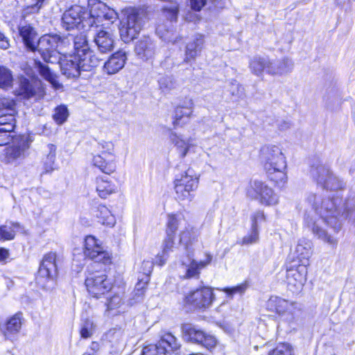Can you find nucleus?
<instances>
[{"mask_svg": "<svg viewBox=\"0 0 355 355\" xmlns=\"http://www.w3.org/2000/svg\"><path fill=\"white\" fill-rule=\"evenodd\" d=\"M267 309L285 320L291 322L294 318L296 303L277 296H272L267 302Z\"/></svg>", "mask_w": 355, "mask_h": 355, "instance_id": "2eb2a0df", "label": "nucleus"}, {"mask_svg": "<svg viewBox=\"0 0 355 355\" xmlns=\"http://www.w3.org/2000/svg\"><path fill=\"white\" fill-rule=\"evenodd\" d=\"M135 51L141 59L148 60L155 54V44L149 37H144L137 42Z\"/></svg>", "mask_w": 355, "mask_h": 355, "instance_id": "bb28decb", "label": "nucleus"}, {"mask_svg": "<svg viewBox=\"0 0 355 355\" xmlns=\"http://www.w3.org/2000/svg\"><path fill=\"white\" fill-rule=\"evenodd\" d=\"M260 157L268 178L278 186H283L287 181L286 157L282 148L276 145L261 148Z\"/></svg>", "mask_w": 355, "mask_h": 355, "instance_id": "f03ea898", "label": "nucleus"}, {"mask_svg": "<svg viewBox=\"0 0 355 355\" xmlns=\"http://www.w3.org/2000/svg\"><path fill=\"white\" fill-rule=\"evenodd\" d=\"M87 16L88 12L85 11L83 7L72 6L63 14L62 26L66 30L73 29L75 27L80 28V26L85 28L88 27V25L84 21L85 19H87Z\"/></svg>", "mask_w": 355, "mask_h": 355, "instance_id": "dca6fc26", "label": "nucleus"}, {"mask_svg": "<svg viewBox=\"0 0 355 355\" xmlns=\"http://www.w3.org/2000/svg\"><path fill=\"white\" fill-rule=\"evenodd\" d=\"M58 275L57 255L55 252H50L46 254L41 261L37 276V284L45 289H50L47 284L49 282H53Z\"/></svg>", "mask_w": 355, "mask_h": 355, "instance_id": "0eeeda50", "label": "nucleus"}, {"mask_svg": "<svg viewBox=\"0 0 355 355\" xmlns=\"http://www.w3.org/2000/svg\"><path fill=\"white\" fill-rule=\"evenodd\" d=\"M248 194L266 206L275 205L279 201V198L274 191L266 183L257 180L251 182Z\"/></svg>", "mask_w": 355, "mask_h": 355, "instance_id": "9b49d317", "label": "nucleus"}, {"mask_svg": "<svg viewBox=\"0 0 355 355\" xmlns=\"http://www.w3.org/2000/svg\"><path fill=\"white\" fill-rule=\"evenodd\" d=\"M35 71H37L41 76L49 81L55 88H59L60 85L56 80L55 75L50 70L49 67L42 64L40 61L34 60L27 64L24 68V72L30 77H34Z\"/></svg>", "mask_w": 355, "mask_h": 355, "instance_id": "aec40b11", "label": "nucleus"}, {"mask_svg": "<svg viewBox=\"0 0 355 355\" xmlns=\"http://www.w3.org/2000/svg\"><path fill=\"white\" fill-rule=\"evenodd\" d=\"M74 55H78L79 53H85L90 51L88 42L85 35L81 33L73 37Z\"/></svg>", "mask_w": 355, "mask_h": 355, "instance_id": "49530a36", "label": "nucleus"}, {"mask_svg": "<svg viewBox=\"0 0 355 355\" xmlns=\"http://www.w3.org/2000/svg\"><path fill=\"white\" fill-rule=\"evenodd\" d=\"M268 355H293V350L288 343L279 344Z\"/></svg>", "mask_w": 355, "mask_h": 355, "instance_id": "5fc2aeb1", "label": "nucleus"}, {"mask_svg": "<svg viewBox=\"0 0 355 355\" xmlns=\"http://www.w3.org/2000/svg\"><path fill=\"white\" fill-rule=\"evenodd\" d=\"M145 19L146 12L142 9L129 8L123 10L119 25L121 40L128 43L136 38L144 25Z\"/></svg>", "mask_w": 355, "mask_h": 355, "instance_id": "7ed1b4c3", "label": "nucleus"}, {"mask_svg": "<svg viewBox=\"0 0 355 355\" xmlns=\"http://www.w3.org/2000/svg\"><path fill=\"white\" fill-rule=\"evenodd\" d=\"M13 80L12 71L8 68L0 65V88L9 89L12 87Z\"/></svg>", "mask_w": 355, "mask_h": 355, "instance_id": "a18cd8bd", "label": "nucleus"}, {"mask_svg": "<svg viewBox=\"0 0 355 355\" xmlns=\"http://www.w3.org/2000/svg\"><path fill=\"white\" fill-rule=\"evenodd\" d=\"M0 47L3 49H7L9 47V42L3 33L0 32Z\"/></svg>", "mask_w": 355, "mask_h": 355, "instance_id": "774afa93", "label": "nucleus"}, {"mask_svg": "<svg viewBox=\"0 0 355 355\" xmlns=\"http://www.w3.org/2000/svg\"><path fill=\"white\" fill-rule=\"evenodd\" d=\"M18 29L26 47L31 51H35L36 43L38 40L35 30L29 24H21Z\"/></svg>", "mask_w": 355, "mask_h": 355, "instance_id": "7c9ffc66", "label": "nucleus"}, {"mask_svg": "<svg viewBox=\"0 0 355 355\" xmlns=\"http://www.w3.org/2000/svg\"><path fill=\"white\" fill-rule=\"evenodd\" d=\"M21 324L22 313H17L5 322L0 324V331L6 339L12 340L20 331Z\"/></svg>", "mask_w": 355, "mask_h": 355, "instance_id": "b1692460", "label": "nucleus"}, {"mask_svg": "<svg viewBox=\"0 0 355 355\" xmlns=\"http://www.w3.org/2000/svg\"><path fill=\"white\" fill-rule=\"evenodd\" d=\"M92 32L94 42L95 43L98 51L101 53H107L113 50L115 44V40L113 33L109 30L108 27L89 28Z\"/></svg>", "mask_w": 355, "mask_h": 355, "instance_id": "f3484780", "label": "nucleus"}, {"mask_svg": "<svg viewBox=\"0 0 355 355\" xmlns=\"http://www.w3.org/2000/svg\"><path fill=\"white\" fill-rule=\"evenodd\" d=\"M198 187V178L193 174V171L188 169L180 178L175 180L176 198L179 200L191 201L193 193Z\"/></svg>", "mask_w": 355, "mask_h": 355, "instance_id": "1a4fd4ad", "label": "nucleus"}, {"mask_svg": "<svg viewBox=\"0 0 355 355\" xmlns=\"http://www.w3.org/2000/svg\"><path fill=\"white\" fill-rule=\"evenodd\" d=\"M76 56L81 71H90L96 67L100 62V60L91 50L85 53H79V55Z\"/></svg>", "mask_w": 355, "mask_h": 355, "instance_id": "4c0bfd02", "label": "nucleus"}, {"mask_svg": "<svg viewBox=\"0 0 355 355\" xmlns=\"http://www.w3.org/2000/svg\"><path fill=\"white\" fill-rule=\"evenodd\" d=\"M203 44V36L196 35L186 45L184 62L189 63L194 60L200 55Z\"/></svg>", "mask_w": 355, "mask_h": 355, "instance_id": "a878e982", "label": "nucleus"}, {"mask_svg": "<svg viewBox=\"0 0 355 355\" xmlns=\"http://www.w3.org/2000/svg\"><path fill=\"white\" fill-rule=\"evenodd\" d=\"M20 225L17 223L10 222L5 225H0V240H12L16 232L19 231Z\"/></svg>", "mask_w": 355, "mask_h": 355, "instance_id": "37998d69", "label": "nucleus"}, {"mask_svg": "<svg viewBox=\"0 0 355 355\" xmlns=\"http://www.w3.org/2000/svg\"><path fill=\"white\" fill-rule=\"evenodd\" d=\"M96 191L101 198H107L110 195L117 191V186L112 181V178L103 175L96 178Z\"/></svg>", "mask_w": 355, "mask_h": 355, "instance_id": "c85d7f7f", "label": "nucleus"}, {"mask_svg": "<svg viewBox=\"0 0 355 355\" xmlns=\"http://www.w3.org/2000/svg\"><path fill=\"white\" fill-rule=\"evenodd\" d=\"M92 164L105 174H111L116 171V157L96 155L93 156Z\"/></svg>", "mask_w": 355, "mask_h": 355, "instance_id": "f704fd0d", "label": "nucleus"}, {"mask_svg": "<svg viewBox=\"0 0 355 355\" xmlns=\"http://www.w3.org/2000/svg\"><path fill=\"white\" fill-rule=\"evenodd\" d=\"M293 67L292 60L288 58H283L277 61L270 60L269 74L272 76H281L290 72Z\"/></svg>", "mask_w": 355, "mask_h": 355, "instance_id": "c9c22d12", "label": "nucleus"}, {"mask_svg": "<svg viewBox=\"0 0 355 355\" xmlns=\"http://www.w3.org/2000/svg\"><path fill=\"white\" fill-rule=\"evenodd\" d=\"M259 241V230L251 227L248 234L245 236L239 243L241 245H250L257 243Z\"/></svg>", "mask_w": 355, "mask_h": 355, "instance_id": "8fccbe9b", "label": "nucleus"}, {"mask_svg": "<svg viewBox=\"0 0 355 355\" xmlns=\"http://www.w3.org/2000/svg\"><path fill=\"white\" fill-rule=\"evenodd\" d=\"M310 173L318 184L326 189L338 190L343 188V182L323 164L318 163L312 166Z\"/></svg>", "mask_w": 355, "mask_h": 355, "instance_id": "9d476101", "label": "nucleus"}, {"mask_svg": "<svg viewBox=\"0 0 355 355\" xmlns=\"http://www.w3.org/2000/svg\"><path fill=\"white\" fill-rule=\"evenodd\" d=\"M101 147V153L98 155H105L107 157H116L114 153V146L110 141H103L99 144Z\"/></svg>", "mask_w": 355, "mask_h": 355, "instance_id": "4d7b16f0", "label": "nucleus"}, {"mask_svg": "<svg viewBox=\"0 0 355 355\" xmlns=\"http://www.w3.org/2000/svg\"><path fill=\"white\" fill-rule=\"evenodd\" d=\"M175 236H168L166 234L162 244V250L158 253L155 258L156 263L159 266H163L168 257V254L173 251L175 248Z\"/></svg>", "mask_w": 355, "mask_h": 355, "instance_id": "58836bf2", "label": "nucleus"}, {"mask_svg": "<svg viewBox=\"0 0 355 355\" xmlns=\"http://www.w3.org/2000/svg\"><path fill=\"white\" fill-rule=\"evenodd\" d=\"M122 304V297L119 295H114L108 300L107 306L109 309H114L120 307Z\"/></svg>", "mask_w": 355, "mask_h": 355, "instance_id": "052dcab7", "label": "nucleus"}, {"mask_svg": "<svg viewBox=\"0 0 355 355\" xmlns=\"http://www.w3.org/2000/svg\"><path fill=\"white\" fill-rule=\"evenodd\" d=\"M156 33L161 38L166 42H172L174 44L178 42V38L176 37L175 39H173L171 35V32H169L168 30L165 31L162 25L157 26L156 28Z\"/></svg>", "mask_w": 355, "mask_h": 355, "instance_id": "13d9d810", "label": "nucleus"}, {"mask_svg": "<svg viewBox=\"0 0 355 355\" xmlns=\"http://www.w3.org/2000/svg\"><path fill=\"white\" fill-rule=\"evenodd\" d=\"M194 103L187 99L175 108L173 124L174 127L182 125L189 121L193 115Z\"/></svg>", "mask_w": 355, "mask_h": 355, "instance_id": "5701e85b", "label": "nucleus"}, {"mask_svg": "<svg viewBox=\"0 0 355 355\" xmlns=\"http://www.w3.org/2000/svg\"><path fill=\"white\" fill-rule=\"evenodd\" d=\"M198 187V178L193 174V171L188 169L180 178L175 180L176 198L179 200L191 201L193 193Z\"/></svg>", "mask_w": 355, "mask_h": 355, "instance_id": "6e6552de", "label": "nucleus"}, {"mask_svg": "<svg viewBox=\"0 0 355 355\" xmlns=\"http://www.w3.org/2000/svg\"><path fill=\"white\" fill-rule=\"evenodd\" d=\"M158 82L159 88L164 92H168L175 87V82L171 76H162Z\"/></svg>", "mask_w": 355, "mask_h": 355, "instance_id": "603ef678", "label": "nucleus"}, {"mask_svg": "<svg viewBox=\"0 0 355 355\" xmlns=\"http://www.w3.org/2000/svg\"><path fill=\"white\" fill-rule=\"evenodd\" d=\"M16 113V103L12 98H0V123H5V121L15 122Z\"/></svg>", "mask_w": 355, "mask_h": 355, "instance_id": "cd10ccee", "label": "nucleus"}, {"mask_svg": "<svg viewBox=\"0 0 355 355\" xmlns=\"http://www.w3.org/2000/svg\"><path fill=\"white\" fill-rule=\"evenodd\" d=\"M153 266L154 263L150 259L144 260L142 262L141 272L145 277L137 284V290L143 289L147 285L149 281V276L153 271Z\"/></svg>", "mask_w": 355, "mask_h": 355, "instance_id": "c03bdc74", "label": "nucleus"}, {"mask_svg": "<svg viewBox=\"0 0 355 355\" xmlns=\"http://www.w3.org/2000/svg\"><path fill=\"white\" fill-rule=\"evenodd\" d=\"M199 231L190 224H187L179 234V242L189 252L190 247L198 241Z\"/></svg>", "mask_w": 355, "mask_h": 355, "instance_id": "2f4dec72", "label": "nucleus"}, {"mask_svg": "<svg viewBox=\"0 0 355 355\" xmlns=\"http://www.w3.org/2000/svg\"><path fill=\"white\" fill-rule=\"evenodd\" d=\"M159 350L156 345H150L144 347L141 355H159Z\"/></svg>", "mask_w": 355, "mask_h": 355, "instance_id": "680f3d73", "label": "nucleus"}, {"mask_svg": "<svg viewBox=\"0 0 355 355\" xmlns=\"http://www.w3.org/2000/svg\"><path fill=\"white\" fill-rule=\"evenodd\" d=\"M248 285L246 282L242 283L232 288H224L222 291L227 294V296L232 297L235 294L242 295L246 291Z\"/></svg>", "mask_w": 355, "mask_h": 355, "instance_id": "6e6d98bb", "label": "nucleus"}, {"mask_svg": "<svg viewBox=\"0 0 355 355\" xmlns=\"http://www.w3.org/2000/svg\"><path fill=\"white\" fill-rule=\"evenodd\" d=\"M127 60L125 51H119L112 54L104 63L103 71L108 75H114L121 70Z\"/></svg>", "mask_w": 355, "mask_h": 355, "instance_id": "393cba45", "label": "nucleus"}, {"mask_svg": "<svg viewBox=\"0 0 355 355\" xmlns=\"http://www.w3.org/2000/svg\"><path fill=\"white\" fill-rule=\"evenodd\" d=\"M15 126V122L5 121V123H0V146H5L9 144L11 138V132Z\"/></svg>", "mask_w": 355, "mask_h": 355, "instance_id": "79ce46f5", "label": "nucleus"}, {"mask_svg": "<svg viewBox=\"0 0 355 355\" xmlns=\"http://www.w3.org/2000/svg\"><path fill=\"white\" fill-rule=\"evenodd\" d=\"M28 148L29 143L27 138L24 136L18 137L15 139L12 146L8 149V157L12 159L24 157Z\"/></svg>", "mask_w": 355, "mask_h": 355, "instance_id": "c756f323", "label": "nucleus"}, {"mask_svg": "<svg viewBox=\"0 0 355 355\" xmlns=\"http://www.w3.org/2000/svg\"><path fill=\"white\" fill-rule=\"evenodd\" d=\"M94 322L91 320H85L82 324L80 331L81 337L83 338H90L94 331Z\"/></svg>", "mask_w": 355, "mask_h": 355, "instance_id": "3c124183", "label": "nucleus"}, {"mask_svg": "<svg viewBox=\"0 0 355 355\" xmlns=\"http://www.w3.org/2000/svg\"><path fill=\"white\" fill-rule=\"evenodd\" d=\"M58 62L62 73L67 78H77L80 74V67L77 60V56L73 54H62Z\"/></svg>", "mask_w": 355, "mask_h": 355, "instance_id": "4be33fe9", "label": "nucleus"}, {"mask_svg": "<svg viewBox=\"0 0 355 355\" xmlns=\"http://www.w3.org/2000/svg\"><path fill=\"white\" fill-rule=\"evenodd\" d=\"M85 284L91 296L100 298L112 288V282L104 272L89 271Z\"/></svg>", "mask_w": 355, "mask_h": 355, "instance_id": "423d86ee", "label": "nucleus"}, {"mask_svg": "<svg viewBox=\"0 0 355 355\" xmlns=\"http://www.w3.org/2000/svg\"><path fill=\"white\" fill-rule=\"evenodd\" d=\"M160 354H170L178 350L180 344L178 339L171 333L164 334L156 344Z\"/></svg>", "mask_w": 355, "mask_h": 355, "instance_id": "72a5a7b5", "label": "nucleus"}, {"mask_svg": "<svg viewBox=\"0 0 355 355\" xmlns=\"http://www.w3.org/2000/svg\"><path fill=\"white\" fill-rule=\"evenodd\" d=\"M69 43L67 38L60 35H44L36 43V50L46 62L53 63L58 60V56L64 53V47Z\"/></svg>", "mask_w": 355, "mask_h": 355, "instance_id": "39448f33", "label": "nucleus"}, {"mask_svg": "<svg viewBox=\"0 0 355 355\" xmlns=\"http://www.w3.org/2000/svg\"><path fill=\"white\" fill-rule=\"evenodd\" d=\"M277 126L279 130H286L291 126V123L287 120H280L277 122Z\"/></svg>", "mask_w": 355, "mask_h": 355, "instance_id": "338daca9", "label": "nucleus"}, {"mask_svg": "<svg viewBox=\"0 0 355 355\" xmlns=\"http://www.w3.org/2000/svg\"><path fill=\"white\" fill-rule=\"evenodd\" d=\"M270 59L260 55L254 56L249 62L251 72L257 76H261L265 71L269 74Z\"/></svg>", "mask_w": 355, "mask_h": 355, "instance_id": "e433bc0d", "label": "nucleus"}, {"mask_svg": "<svg viewBox=\"0 0 355 355\" xmlns=\"http://www.w3.org/2000/svg\"><path fill=\"white\" fill-rule=\"evenodd\" d=\"M306 265L300 264L296 268L287 270V282L295 292L300 291L306 281L307 268Z\"/></svg>", "mask_w": 355, "mask_h": 355, "instance_id": "412c9836", "label": "nucleus"}, {"mask_svg": "<svg viewBox=\"0 0 355 355\" xmlns=\"http://www.w3.org/2000/svg\"><path fill=\"white\" fill-rule=\"evenodd\" d=\"M305 203L311 208V210H308V208L305 209V225L318 239L335 248L338 243V239L329 234L325 227L332 228L335 232L340 230L339 216L342 199L331 198L322 191L318 193L309 194Z\"/></svg>", "mask_w": 355, "mask_h": 355, "instance_id": "f257e3e1", "label": "nucleus"}, {"mask_svg": "<svg viewBox=\"0 0 355 355\" xmlns=\"http://www.w3.org/2000/svg\"><path fill=\"white\" fill-rule=\"evenodd\" d=\"M206 0H191V8L195 10H200L205 5Z\"/></svg>", "mask_w": 355, "mask_h": 355, "instance_id": "69168bd1", "label": "nucleus"}, {"mask_svg": "<svg viewBox=\"0 0 355 355\" xmlns=\"http://www.w3.org/2000/svg\"><path fill=\"white\" fill-rule=\"evenodd\" d=\"M16 94L24 98L35 97L41 98L45 95V90L42 82L35 78L31 82L25 78H20L19 87L16 90Z\"/></svg>", "mask_w": 355, "mask_h": 355, "instance_id": "a211bd4d", "label": "nucleus"}, {"mask_svg": "<svg viewBox=\"0 0 355 355\" xmlns=\"http://www.w3.org/2000/svg\"><path fill=\"white\" fill-rule=\"evenodd\" d=\"M213 299L214 294L211 288L205 286L187 295L185 297V303L193 308L205 309L211 304Z\"/></svg>", "mask_w": 355, "mask_h": 355, "instance_id": "6ab92c4d", "label": "nucleus"}, {"mask_svg": "<svg viewBox=\"0 0 355 355\" xmlns=\"http://www.w3.org/2000/svg\"><path fill=\"white\" fill-rule=\"evenodd\" d=\"M312 247L313 243L309 239H301L298 241L295 253L300 264L309 265V258L312 254Z\"/></svg>", "mask_w": 355, "mask_h": 355, "instance_id": "473e14b6", "label": "nucleus"}, {"mask_svg": "<svg viewBox=\"0 0 355 355\" xmlns=\"http://www.w3.org/2000/svg\"><path fill=\"white\" fill-rule=\"evenodd\" d=\"M49 153L44 159V168L45 173H51L56 168L55 164L56 147L53 144L47 146Z\"/></svg>", "mask_w": 355, "mask_h": 355, "instance_id": "de8ad7c7", "label": "nucleus"}, {"mask_svg": "<svg viewBox=\"0 0 355 355\" xmlns=\"http://www.w3.org/2000/svg\"><path fill=\"white\" fill-rule=\"evenodd\" d=\"M232 95L242 98L245 95V88L239 83H234L232 85Z\"/></svg>", "mask_w": 355, "mask_h": 355, "instance_id": "e2e57ef3", "label": "nucleus"}, {"mask_svg": "<svg viewBox=\"0 0 355 355\" xmlns=\"http://www.w3.org/2000/svg\"><path fill=\"white\" fill-rule=\"evenodd\" d=\"M179 226V220L175 215H168L166 227V234L168 236H175Z\"/></svg>", "mask_w": 355, "mask_h": 355, "instance_id": "864d4df0", "label": "nucleus"}, {"mask_svg": "<svg viewBox=\"0 0 355 355\" xmlns=\"http://www.w3.org/2000/svg\"><path fill=\"white\" fill-rule=\"evenodd\" d=\"M84 254L95 262L103 264L112 262L110 253L102 245L101 241L93 236H87L85 239Z\"/></svg>", "mask_w": 355, "mask_h": 355, "instance_id": "f8f14e48", "label": "nucleus"}, {"mask_svg": "<svg viewBox=\"0 0 355 355\" xmlns=\"http://www.w3.org/2000/svg\"><path fill=\"white\" fill-rule=\"evenodd\" d=\"M96 217L101 223L107 227H113L116 223L115 217L110 209L104 205L98 207Z\"/></svg>", "mask_w": 355, "mask_h": 355, "instance_id": "a19ab883", "label": "nucleus"}, {"mask_svg": "<svg viewBox=\"0 0 355 355\" xmlns=\"http://www.w3.org/2000/svg\"><path fill=\"white\" fill-rule=\"evenodd\" d=\"M42 2H43V0H40V1H37V2L35 4L31 6H28L25 9L26 14H31V13L37 12L42 6Z\"/></svg>", "mask_w": 355, "mask_h": 355, "instance_id": "0e129e2a", "label": "nucleus"}, {"mask_svg": "<svg viewBox=\"0 0 355 355\" xmlns=\"http://www.w3.org/2000/svg\"><path fill=\"white\" fill-rule=\"evenodd\" d=\"M69 116L68 109L65 105H60L55 107L53 114V119L56 123L61 125L64 123Z\"/></svg>", "mask_w": 355, "mask_h": 355, "instance_id": "09e8293b", "label": "nucleus"}, {"mask_svg": "<svg viewBox=\"0 0 355 355\" xmlns=\"http://www.w3.org/2000/svg\"><path fill=\"white\" fill-rule=\"evenodd\" d=\"M251 227L259 230V225L265 220V216L263 211H257L251 216Z\"/></svg>", "mask_w": 355, "mask_h": 355, "instance_id": "bf43d9fd", "label": "nucleus"}, {"mask_svg": "<svg viewBox=\"0 0 355 355\" xmlns=\"http://www.w3.org/2000/svg\"><path fill=\"white\" fill-rule=\"evenodd\" d=\"M171 140L176 147L178 152L180 154L182 157H184L190 147L192 146L191 139L189 138L187 140L184 139L182 136L178 135L175 133L171 135Z\"/></svg>", "mask_w": 355, "mask_h": 355, "instance_id": "ea45409f", "label": "nucleus"}, {"mask_svg": "<svg viewBox=\"0 0 355 355\" xmlns=\"http://www.w3.org/2000/svg\"><path fill=\"white\" fill-rule=\"evenodd\" d=\"M89 12L85 23L89 28L108 27L118 19L117 12L98 0H89Z\"/></svg>", "mask_w": 355, "mask_h": 355, "instance_id": "20e7f679", "label": "nucleus"}, {"mask_svg": "<svg viewBox=\"0 0 355 355\" xmlns=\"http://www.w3.org/2000/svg\"><path fill=\"white\" fill-rule=\"evenodd\" d=\"M213 256L206 252L205 259L196 261L188 257L187 261H181L179 268V275L182 279L199 278L201 270L207 267L211 262Z\"/></svg>", "mask_w": 355, "mask_h": 355, "instance_id": "ddd939ff", "label": "nucleus"}, {"mask_svg": "<svg viewBox=\"0 0 355 355\" xmlns=\"http://www.w3.org/2000/svg\"><path fill=\"white\" fill-rule=\"evenodd\" d=\"M183 338L193 343L200 344L207 349H211L216 345V338L191 324H185L182 327Z\"/></svg>", "mask_w": 355, "mask_h": 355, "instance_id": "4468645a", "label": "nucleus"}]
</instances>
